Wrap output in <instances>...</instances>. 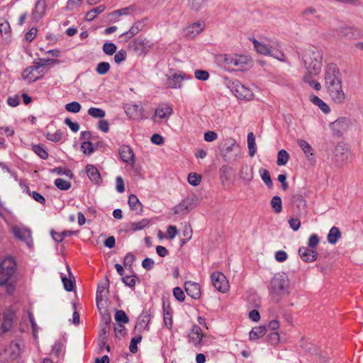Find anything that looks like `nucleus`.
Instances as JSON below:
<instances>
[{
  "label": "nucleus",
  "mask_w": 363,
  "mask_h": 363,
  "mask_svg": "<svg viewBox=\"0 0 363 363\" xmlns=\"http://www.w3.org/2000/svg\"><path fill=\"white\" fill-rule=\"evenodd\" d=\"M324 84L330 99L337 104H342L345 100L342 90V79L338 67L335 64L327 65L324 73Z\"/></svg>",
  "instance_id": "nucleus-1"
},
{
  "label": "nucleus",
  "mask_w": 363,
  "mask_h": 363,
  "mask_svg": "<svg viewBox=\"0 0 363 363\" xmlns=\"http://www.w3.org/2000/svg\"><path fill=\"white\" fill-rule=\"evenodd\" d=\"M302 60L309 74L317 75L322 67L323 52L315 46H309L303 50Z\"/></svg>",
  "instance_id": "nucleus-2"
},
{
  "label": "nucleus",
  "mask_w": 363,
  "mask_h": 363,
  "mask_svg": "<svg viewBox=\"0 0 363 363\" xmlns=\"http://www.w3.org/2000/svg\"><path fill=\"white\" fill-rule=\"evenodd\" d=\"M289 280L284 273L275 274L270 281L269 293L274 298H280L289 293Z\"/></svg>",
  "instance_id": "nucleus-3"
},
{
  "label": "nucleus",
  "mask_w": 363,
  "mask_h": 363,
  "mask_svg": "<svg viewBox=\"0 0 363 363\" xmlns=\"http://www.w3.org/2000/svg\"><path fill=\"white\" fill-rule=\"evenodd\" d=\"M223 58V66L227 70L241 71L250 62V58L246 55H225Z\"/></svg>",
  "instance_id": "nucleus-4"
},
{
  "label": "nucleus",
  "mask_w": 363,
  "mask_h": 363,
  "mask_svg": "<svg viewBox=\"0 0 363 363\" xmlns=\"http://www.w3.org/2000/svg\"><path fill=\"white\" fill-rule=\"evenodd\" d=\"M16 262L12 258H6L0 263V284H7L16 272Z\"/></svg>",
  "instance_id": "nucleus-5"
},
{
  "label": "nucleus",
  "mask_w": 363,
  "mask_h": 363,
  "mask_svg": "<svg viewBox=\"0 0 363 363\" xmlns=\"http://www.w3.org/2000/svg\"><path fill=\"white\" fill-rule=\"evenodd\" d=\"M198 205V198L196 196H191L184 199L178 205L173 208L174 214H186Z\"/></svg>",
  "instance_id": "nucleus-6"
},
{
  "label": "nucleus",
  "mask_w": 363,
  "mask_h": 363,
  "mask_svg": "<svg viewBox=\"0 0 363 363\" xmlns=\"http://www.w3.org/2000/svg\"><path fill=\"white\" fill-rule=\"evenodd\" d=\"M11 231L16 239L24 242L29 247H31L33 240L30 229L24 226L13 225Z\"/></svg>",
  "instance_id": "nucleus-7"
},
{
  "label": "nucleus",
  "mask_w": 363,
  "mask_h": 363,
  "mask_svg": "<svg viewBox=\"0 0 363 363\" xmlns=\"http://www.w3.org/2000/svg\"><path fill=\"white\" fill-rule=\"evenodd\" d=\"M334 155L337 162L340 164H345L351 159V151L347 145L344 143H338L335 150Z\"/></svg>",
  "instance_id": "nucleus-8"
},
{
  "label": "nucleus",
  "mask_w": 363,
  "mask_h": 363,
  "mask_svg": "<svg viewBox=\"0 0 363 363\" xmlns=\"http://www.w3.org/2000/svg\"><path fill=\"white\" fill-rule=\"evenodd\" d=\"M229 87L238 99L251 100L253 98V93L251 90L243 86L238 81L233 82Z\"/></svg>",
  "instance_id": "nucleus-9"
},
{
  "label": "nucleus",
  "mask_w": 363,
  "mask_h": 363,
  "mask_svg": "<svg viewBox=\"0 0 363 363\" xmlns=\"http://www.w3.org/2000/svg\"><path fill=\"white\" fill-rule=\"evenodd\" d=\"M350 124V120L347 117H340L330 125L334 135L340 137L345 133Z\"/></svg>",
  "instance_id": "nucleus-10"
},
{
  "label": "nucleus",
  "mask_w": 363,
  "mask_h": 363,
  "mask_svg": "<svg viewBox=\"0 0 363 363\" xmlns=\"http://www.w3.org/2000/svg\"><path fill=\"white\" fill-rule=\"evenodd\" d=\"M211 278L213 286L218 291L225 293L228 290V281L223 274L218 272H216L211 274Z\"/></svg>",
  "instance_id": "nucleus-11"
},
{
  "label": "nucleus",
  "mask_w": 363,
  "mask_h": 363,
  "mask_svg": "<svg viewBox=\"0 0 363 363\" xmlns=\"http://www.w3.org/2000/svg\"><path fill=\"white\" fill-rule=\"evenodd\" d=\"M252 43L257 52L262 55H271L279 60H283L284 56L283 52L276 51V53H274V50H271L267 45L258 42L255 39L252 40Z\"/></svg>",
  "instance_id": "nucleus-12"
},
{
  "label": "nucleus",
  "mask_w": 363,
  "mask_h": 363,
  "mask_svg": "<svg viewBox=\"0 0 363 363\" xmlns=\"http://www.w3.org/2000/svg\"><path fill=\"white\" fill-rule=\"evenodd\" d=\"M339 35L346 39H357L363 35V31L357 28L344 27L340 29Z\"/></svg>",
  "instance_id": "nucleus-13"
},
{
  "label": "nucleus",
  "mask_w": 363,
  "mask_h": 363,
  "mask_svg": "<svg viewBox=\"0 0 363 363\" xmlns=\"http://www.w3.org/2000/svg\"><path fill=\"white\" fill-rule=\"evenodd\" d=\"M203 337V333L201 328L197 325H194L188 335L189 342L192 343L196 347H199Z\"/></svg>",
  "instance_id": "nucleus-14"
},
{
  "label": "nucleus",
  "mask_w": 363,
  "mask_h": 363,
  "mask_svg": "<svg viewBox=\"0 0 363 363\" xmlns=\"http://www.w3.org/2000/svg\"><path fill=\"white\" fill-rule=\"evenodd\" d=\"M184 289L186 294L194 299H199L201 297V287L196 282L191 281H186L184 284Z\"/></svg>",
  "instance_id": "nucleus-15"
},
{
  "label": "nucleus",
  "mask_w": 363,
  "mask_h": 363,
  "mask_svg": "<svg viewBox=\"0 0 363 363\" xmlns=\"http://www.w3.org/2000/svg\"><path fill=\"white\" fill-rule=\"evenodd\" d=\"M109 284V280L108 277H106L104 281L98 284L96 298L98 307L99 306V303L103 301L104 298L106 297L108 294Z\"/></svg>",
  "instance_id": "nucleus-16"
},
{
  "label": "nucleus",
  "mask_w": 363,
  "mask_h": 363,
  "mask_svg": "<svg viewBox=\"0 0 363 363\" xmlns=\"http://www.w3.org/2000/svg\"><path fill=\"white\" fill-rule=\"evenodd\" d=\"M46 2L45 0H38L35 5V9L32 12V18L34 21H39L45 15L46 10Z\"/></svg>",
  "instance_id": "nucleus-17"
},
{
  "label": "nucleus",
  "mask_w": 363,
  "mask_h": 363,
  "mask_svg": "<svg viewBox=\"0 0 363 363\" xmlns=\"http://www.w3.org/2000/svg\"><path fill=\"white\" fill-rule=\"evenodd\" d=\"M298 254L303 261L312 262L317 259L318 253L313 249L301 247L298 250Z\"/></svg>",
  "instance_id": "nucleus-18"
},
{
  "label": "nucleus",
  "mask_w": 363,
  "mask_h": 363,
  "mask_svg": "<svg viewBox=\"0 0 363 363\" xmlns=\"http://www.w3.org/2000/svg\"><path fill=\"white\" fill-rule=\"evenodd\" d=\"M205 23L203 21L194 23L185 30V35L187 38H193L199 35L204 28Z\"/></svg>",
  "instance_id": "nucleus-19"
},
{
  "label": "nucleus",
  "mask_w": 363,
  "mask_h": 363,
  "mask_svg": "<svg viewBox=\"0 0 363 363\" xmlns=\"http://www.w3.org/2000/svg\"><path fill=\"white\" fill-rule=\"evenodd\" d=\"M184 78L185 74H174L167 78L166 85L171 89L180 88Z\"/></svg>",
  "instance_id": "nucleus-20"
},
{
  "label": "nucleus",
  "mask_w": 363,
  "mask_h": 363,
  "mask_svg": "<svg viewBox=\"0 0 363 363\" xmlns=\"http://www.w3.org/2000/svg\"><path fill=\"white\" fill-rule=\"evenodd\" d=\"M121 159L126 163H134V153L128 145H123L119 149Z\"/></svg>",
  "instance_id": "nucleus-21"
},
{
  "label": "nucleus",
  "mask_w": 363,
  "mask_h": 363,
  "mask_svg": "<svg viewBox=\"0 0 363 363\" xmlns=\"http://www.w3.org/2000/svg\"><path fill=\"white\" fill-rule=\"evenodd\" d=\"M173 113L172 108L169 104H160L155 111V116L160 119L169 118Z\"/></svg>",
  "instance_id": "nucleus-22"
},
{
  "label": "nucleus",
  "mask_w": 363,
  "mask_h": 363,
  "mask_svg": "<svg viewBox=\"0 0 363 363\" xmlns=\"http://www.w3.org/2000/svg\"><path fill=\"white\" fill-rule=\"evenodd\" d=\"M87 176L95 184H99L101 182V177L97 168L92 164L86 167Z\"/></svg>",
  "instance_id": "nucleus-23"
},
{
  "label": "nucleus",
  "mask_w": 363,
  "mask_h": 363,
  "mask_svg": "<svg viewBox=\"0 0 363 363\" xmlns=\"http://www.w3.org/2000/svg\"><path fill=\"white\" fill-rule=\"evenodd\" d=\"M39 69V66H30L27 68H26L23 73H22V77L24 79L28 80L29 82H33L40 79V77L35 76L33 72L35 71H38Z\"/></svg>",
  "instance_id": "nucleus-24"
},
{
  "label": "nucleus",
  "mask_w": 363,
  "mask_h": 363,
  "mask_svg": "<svg viewBox=\"0 0 363 363\" xmlns=\"http://www.w3.org/2000/svg\"><path fill=\"white\" fill-rule=\"evenodd\" d=\"M143 108L141 105L133 104L125 108V113L133 118H138L141 117Z\"/></svg>",
  "instance_id": "nucleus-25"
},
{
  "label": "nucleus",
  "mask_w": 363,
  "mask_h": 363,
  "mask_svg": "<svg viewBox=\"0 0 363 363\" xmlns=\"http://www.w3.org/2000/svg\"><path fill=\"white\" fill-rule=\"evenodd\" d=\"M128 205L132 211H137V214L143 213V205L135 194H130L128 197Z\"/></svg>",
  "instance_id": "nucleus-26"
},
{
  "label": "nucleus",
  "mask_w": 363,
  "mask_h": 363,
  "mask_svg": "<svg viewBox=\"0 0 363 363\" xmlns=\"http://www.w3.org/2000/svg\"><path fill=\"white\" fill-rule=\"evenodd\" d=\"M342 233L337 227L333 226L330 228L328 236V242L331 245H335L341 238Z\"/></svg>",
  "instance_id": "nucleus-27"
},
{
  "label": "nucleus",
  "mask_w": 363,
  "mask_h": 363,
  "mask_svg": "<svg viewBox=\"0 0 363 363\" xmlns=\"http://www.w3.org/2000/svg\"><path fill=\"white\" fill-rule=\"evenodd\" d=\"M291 201L296 206L299 211H304L306 207V201L300 194H294L291 197Z\"/></svg>",
  "instance_id": "nucleus-28"
},
{
  "label": "nucleus",
  "mask_w": 363,
  "mask_h": 363,
  "mask_svg": "<svg viewBox=\"0 0 363 363\" xmlns=\"http://www.w3.org/2000/svg\"><path fill=\"white\" fill-rule=\"evenodd\" d=\"M267 329L264 325H259L255 327L250 332V339L251 340H255L262 337L266 333Z\"/></svg>",
  "instance_id": "nucleus-29"
},
{
  "label": "nucleus",
  "mask_w": 363,
  "mask_h": 363,
  "mask_svg": "<svg viewBox=\"0 0 363 363\" xmlns=\"http://www.w3.org/2000/svg\"><path fill=\"white\" fill-rule=\"evenodd\" d=\"M67 269L68 271L69 278H67L66 277H62V281L64 285V288L67 291H72L74 288V278L73 279H71L72 273L70 270V267L67 265Z\"/></svg>",
  "instance_id": "nucleus-30"
},
{
  "label": "nucleus",
  "mask_w": 363,
  "mask_h": 363,
  "mask_svg": "<svg viewBox=\"0 0 363 363\" xmlns=\"http://www.w3.org/2000/svg\"><path fill=\"white\" fill-rule=\"evenodd\" d=\"M150 319V314L147 313H142L138 318L135 328H138L139 329H145L147 327Z\"/></svg>",
  "instance_id": "nucleus-31"
},
{
  "label": "nucleus",
  "mask_w": 363,
  "mask_h": 363,
  "mask_svg": "<svg viewBox=\"0 0 363 363\" xmlns=\"http://www.w3.org/2000/svg\"><path fill=\"white\" fill-rule=\"evenodd\" d=\"M207 0H187V5L191 11H199L203 9Z\"/></svg>",
  "instance_id": "nucleus-32"
},
{
  "label": "nucleus",
  "mask_w": 363,
  "mask_h": 363,
  "mask_svg": "<svg viewBox=\"0 0 363 363\" xmlns=\"http://www.w3.org/2000/svg\"><path fill=\"white\" fill-rule=\"evenodd\" d=\"M247 146L250 156L251 157H254L257 151V147L255 138L252 132L249 133L247 135Z\"/></svg>",
  "instance_id": "nucleus-33"
},
{
  "label": "nucleus",
  "mask_w": 363,
  "mask_h": 363,
  "mask_svg": "<svg viewBox=\"0 0 363 363\" xmlns=\"http://www.w3.org/2000/svg\"><path fill=\"white\" fill-rule=\"evenodd\" d=\"M65 350V340H60L55 342L52 347V352L56 356L59 357L61 353Z\"/></svg>",
  "instance_id": "nucleus-34"
},
{
  "label": "nucleus",
  "mask_w": 363,
  "mask_h": 363,
  "mask_svg": "<svg viewBox=\"0 0 363 363\" xmlns=\"http://www.w3.org/2000/svg\"><path fill=\"white\" fill-rule=\"evenodd\" d=\"M270 204L273 211L278 214L282 211V202L281 199L279 196H274L272 197Z\"/></svg>",
  "instance_id": "nucleus-35"
},
{
  "label": "nucleus",
  "mask_w": 363,
  "mask_h": 363,
  "mask_svg": "<svg viewBox=\"0 0 363 363\" xmlns=\"http://www.w3.org/2000/svg\"><path fill=\"white\" fill-rule=\"evenodd\" d=\"M104 10L105 6L100 5L88 11L86 14L85 18L86 21H91L94 20L98 14L101 13Z\"/></svg>",
  "instance_id": "nucleus-36"
},
{
  "label": "nucleus",
  "mask_w": 363,
  "mask_h": 363,
  "mask_svg": "<svg viewBox=\"0 0 363 363\" xmlns=\"http://www.w3.org/2000/svg\"><path fill=\"white\" fill-rule=\"evenodd\" d=\"M311 101L313 104L318 106L324 113H327L330 111L329 106L317 96H313Z\"/></svg>",
  "instance_id": "nucleus-37"
},
{
  "label": "nucleus",
  "mask_w": 363,
  "mask_h": 363,
  "mask_svg": "<svg viewBox=\"0 0 363 363\" xmlns=\"http://www.w3.org/2000/svg\"><path fill=\"white\" fill-rule=\"evenodd\" d=\"M259 172L262 179L264 182L266 186L269 188H271L273 185V182L271 179L269 172L266 169L261 168L259 169Z\"/></svg>",
  "instance_id": "nucleus-38"
},
{
  "label": "nucleus",
  "mask_w": 363,
  "mask_h": 363,
  "mask_svg": "<svg viewBox=\"0 0 363 363\" xmlns=\"http://www.w3.org/2000/svg\"><path fill=\"white\" fill-rule=\"evenodd\" d=\"M289 159V155L285 150H281L277 155V163L279 166L285 165Z\"/></svg>",
  "instance_id": "nucleus-39"
},
{
  "label": "nucleus",
  "mask_w": 363,
  "mask_h": 363,
  "mask_svg": "<svg viewBox=\"0 0 363 363\" xmlns=\"http://www.w3.org/2000/svg\"><path fill=\"white\" fill-rule=\"evenodd\" d=\"M313 75L314 74H309V72H308L306 75L303 76V80L305 82L308 83L316 91H319L321 89V85L318 82L311 79Z\"/></svg>",
  "instance_id": "nucleus-40"
},
{
  "label": "nucleus",
  "mask_w": 363,
  "mask_h": 363,
  "mask_svg": "<svg viewBox=\"0 0 363 363\" xmlns=\"http://www.w3.org/2000/svg\"><path fill=\"white\" fill-rule=\"evenodd\" d=\"M87 113L89 116L96 118H103L106 115L103 109L94 107L89 108Z\"/></svg>",
  "instance_id": "nucleus-41"
},
{
  "label": "nucleus",
  "mask_w": 363,
  "mask_h": 363,
  "mask_svg": "<svg viewBox=\"0 0 363 363\" xmlns=\"http://www.w3.org/2000/svg\"><path fill=\"white\" fill-rule=\"evenodd\" d=\"M150 223V220L144 218L139 222L132 223L130 224V229L133 231L140 230L143 229Z\"/></svg>",
  "instance_id": "nucleus-42"
},
{
  "label": "nucleus",
  "mask_w": 363,
  "mask_h": 363,
  "mask_svg": "<svg viewBox=\"0 0 363 363\" xmlns=\"http://www.w3.org/2000/svg\"><path fill=\"white\" fill-rule=\"evenodd\" d=\"M32 150L36 153L41 159L46 160L48 157V153L45 150L43 145H34Z\"/></svg>",
  "instance_id": "nucleus-43"
},
{
  "label": "nucleus",
  "mask_w": 363,
  "mask_h": 363,
  "mask_svg": "<svg viewBox=\"0 0 363 363\" xmlns=\"http://www.w3.org/2000/svg\"><path fill=\"white\" fill-rule=\"evenodd\" d=\"M55 186L60 190L66 191L70 189L71 182L63 179L58 178L55 180Z\"/></svg>",
  "instance_id": "nucleus-44"
},
{
  "label": "nucleus",
  "mask_w": 363,
  "mask_h": 363,
  "mask_svg": "<svg viewBox=\"0 0 363 363\" xmlns=\"http://www.w3.org/2000/svg\"><path fill=\"white\" fill-rule=\"evenodd\" d=\"M297 143L307 156H308L309 155H313V149L311 146L306 140L299 139L297 140Z\"/></svg>",
  "instance_id": "nucleus-45"
},
{
  "label": "nucleus",
  "mask_w": 363,
  "mask_h": 363,
  "mask_svg": "<svg viewBox=\"0 0 363 363\" xmlns=\"http://www.w3.org/2000/svg\"><path fill=\"white\" fill-rule=\"evenodd\" d=\"M143 24L140 22H136L128 31L124 33L123 35H126L128 38H132L142 28Z\"/></svg>",
  "instance_id": "nucleus-46"
},
{
  "label": "nucleus",
  "mask_w": 363,
  "mask_h": 363,
  "mask_svg": "<svg viewBox=\"0 0 363 363\" xmlns=\"http://www.w3.org/2000/svg\"><path fill=\"white\" fill-rule=\"evenodd\" d=\"M115 320L118 322V323L121 324L127 323L129 321L128 315L122 310L116 311L115 314Z\"/></svg>",
  "instance_id": "nucleus-47"
},
{
  "label": "nucleus",
  "mask_w": 363,
  "mask_h": 363,
  "mask_svg": "<svg viewBox=\"0 0 363 363\" xmlns=\"http://www.w3.org/2000/svg\"><path fill=\"white\" fill-rule=\"evenodd\" d=\"M117 47L113 43H105L103 45V51L108 55H112L116 52Z\"/></svg>",
  "instance_id": "nucleus-48"
},
{
  "label": "nucleus",
  "mask_w": 363,
  "mask_h": 363,
  "mask_svg": "<svg viewBox=\"0 0 363 363\" xmlns=\"http://www.w3.org/2000/svg\"><path fill=\"white\" fill-rule=\"evenodd\" d=\"M110 64L106 62H101L99 63L96 66V71L99 74H105L110 69Z\"/></svg>",
  "instance_id": "nucleus-49"
},
{
  "label": "nucleus",
  "mask_w": 363,
  "mask_h": 363,
  "mask_svg": "<svg viewBox=\"0 0 363 363\" xmlns=\"http://www.w3.org/2000/svg\"><path fill=\"white\" fill-rule=\"evenodd\" d=\"M81 105L77 101H73L65 105V109L71 113H77L81 110Z\"/></svg>",
  "instance_id": "nucleus-50"
},
{
  "label": "nucleus",
  "mask_w": 363,
  "mask_h": 363,
  "mask_svg": "<svg viewBox=\"0 0 363 363\" xmlns=\"http://www.w3.org/2000/svg\"><path fill=\"white\" fill-rule=\"evenodd\" d=\"M81 149L83 153L90 155L94 152V143L89 141L83 142L81 145Z\"/></svg>",
  "instance_id": "nucleus-51"
},
{
  "label": "nucleus",
  "mask_w": 363,
  "mask_h": 363,
  "mask_svg": "<svg viewBox=\"0 0 363 363\" xmlns=\"http://www.w3.org/2000/svg\"><path fill=\"white\" fill-rule=\"evenodd\" d=\"M142 340V336L139 335L137 337H133L130 341L129 350L130 352L135 354L138 352V346L137 345L140 343Z\"/></svg>",
  "instance_id": "nucleus-52"
},
{
  "label": "nucleus",
  "mask_w": 363,
  "mask_h": 363,
  "mask_svg": "<svg viewBox=\"0 0 363 363\" xmlns=\"http://www.w3.org/2000/svg\"><path fill=\"white\" fill-rule=\"evenodd\" d=\"M46 138L48 140L54 143L59 142L62 138V133L60 130H57L53 133H48L46 135Z\"/></svg>",
  "instance_id": "nucleus-53"
},
{
  "label": "nucleus",
  "mask_w": 363,
  "mask_h": 363,
  "mask_svg": "<svg viewBox=\"0 0 363 363\" xmlns=\"http://www.w3.org/2000/svg\"><path fill=\"white\" fill-rule=\"evenodd\" d=\"M51 172L52 173H55L57 174H64V175H66L67 177H69L70 179L73 178V173L72 172V171L69 169H64L62 167H55L53 169L51 170Z\"/></svg>",
  "instance_id": "nucleus-54"
},
{
  "label": "nucleus",
  "mask_w": 363,
  "mask_h": 363,
  "mask_svg": "<svg viewBox=\"0 0 363 363\" xmlns=\"http://www.w3.org/2000/svg\"><path fill=\"white\" fill-rule=\"evenodd\" d=\"M135 11V8L133 6H130L128 7L123 8L121 9H118L117 11H115L111 13L112 16L117 15L118 16H122V15H128L133 13Z\"/></svg>",
  "instance_id": "nucleus-55"
},
{
  "label": "nucleus",
  "mask_w": 363,
  "mask_h": 363,
  "mask_svg": "<svg viewBox=\"0 0 363 363\" xmlns=\"http://www.w3.org/2000/svg\"><path fill=\"white\" fill-rule=\"evenodd\" d=\"M187 179L190 184L197 186L201 183V177L196 173H190Z\"/></svg>",
  "instance_id": "nucleus-56"
},
{
  "label": "nucleus",
  "mask_w": 363,
  "mask_h": 363,
  "mask_svg": "<svg viewBox=\"0 0 363 363\" xmlns=\"http://www.w3.org/2000/svg\"><path fill=\"white\" fill-rule=\"evenodd\" d=\"M194 74L196 79L201 81H206L209 78V73L206 70L197 69Z\"/></svg>",
  "instance_id": "nucleus-57"
},
{
  "label": "nucleus",
  "mask_w": 363,
  "mask_h": 363,
  "mask_svg": "<svg viewBox=\"0 0 363 363\" xmlns=\"http://www.w3.org/2000/svg\"><path fill=\"white\" fill-rule=\"evenodd\" d=\"M127 53L124 50H121L118 51L114 55V61L116 64H120L121 62L124 61L126 58Z\"/></svg>",
  "instance_id": "nucleus-58"
},
{
  "label": "nucleus",
  "mask_w": 363,
  "mask_h": 363,
  "mask_svg": "<svg viewBox=\"0 0 363 363\" xmlns=\"http://www.w3.org/2000/svg\"><path fill=\"white\" fill-rule=\"evenodd\" d=\"M319 243V238L316 234H312L309 237L308 245L311 249H314L317 247Z\"/></svg>",
  "instance_id": "nucleus-59"
},
{
  "label": "nucleus",
  "mask_w": 363,
  "mask_h": 363,
  "mask_svg": "<svg viewBox=\"0 0 363 363\" xmlns=\"http://www.w3.org/2000/svg\"><path fill=\"white\" fill-rule=\"evenodd\" d=\"M173 294L175 298L180 302H183L185 299L184 293L180 287H175L173 289Z\"/></svg>",
  "instance_id": "nucleus-60"
},
{
  "label": "nucleus",
  "mask_w": 363,
  "mask_h": 363,
  "mask_svg": "<svg viewBox=\"0 0 363 363\" xmlns=\"http://www.w3.org/2000/svg\"><path fill=\"white\" fill-rule=\"evenodd\" d=\"M123 282L128 286L133 287L135 285V276H126L122 278Z\"/></svg>",
  "instance_id": "nucleus-61"
},
{
  "label": "nucleus",
  "mask_w": 363,
  "mask_h": 363,
  "mask_svg": "<svg viewBox=\"0 0 363 363\" xmlns=\"http://www.w3.org/2000/svg\"><path fill=\"white\" fill-rule=\"evenodd\" d=\"M155 265V262L151 258H145L142 262V266L146 270H151Z\"/></svg>",
  "instance_id": "nucleus-62"
},
{
  "label": "nucleus",
  "mask_w": 363,
  "mask_h": 363,
  "mask_svg": "<svg viewBox=\"0 0 363 363\" xmlns=\"http://www.w3.org/2000/svg\"><path fill=\"white\" fill-rule=\"evenodd\" d=\"M146 44L145 40L138 38L132 42L131 46L134 48L135 50H140Z\"/></svg>",
  "instance_id": "nucleus-63"
},
{
  "label": "nucleus",
  "mask_w": 363,
  "mask_h": 363,
  "mask_svg": "<svg viewBox=\"0 0 363 363\" xmlns=\"http://www.w3.org/2000/svg\"><path fill=\"white\" fill-rule=\"evenodd\" d=\"M65 123L69 126V128L73 131V132H77L79 129V125L77 122H73L71 121V119L67 118L65 120Z\"/></svg>",
  "instance_id": "nucleus-64"
}]
</instances>
